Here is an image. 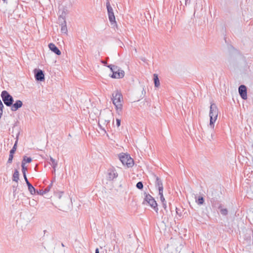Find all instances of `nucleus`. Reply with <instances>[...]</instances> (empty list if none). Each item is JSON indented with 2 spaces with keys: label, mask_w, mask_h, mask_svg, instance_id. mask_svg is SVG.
I'll return each instance as SVG.
<instances>
[{
  "label": "nucleus",
  "mask_w": 253,
  "mask_h": 253,
  "mask_svg": "<svg viewBox=\"0 0 253 253\" xmlns=\"http://www.w3.org/2000/svg\"><path fill=\"white\" fill-rule=\"evenodd\" d=\"M13 158V154L10 153L9 155V158H8V161H7V163H9V164L11 163L12 162Z\"/></svg>",
  "instance_id": "nucleus-27"
},
{
  "label": "nucleus",
  "mask_w": 253,
  "mask_h": 253,
  "mask_svg": "<svg viewBox=\"0 0 253 253\" xmlns=\"http://www.w3.org/2000/svg\"><path fill=\"white\" fill-rule=\"evenodd\" d=\"M1 97L6 106L10 107L12 105L13 98L7 91H2L1 93Z\"/></svg>",
  "instance_id": "nucleus-5"
},
{
  "label": "nucleus",
  "mask_w": 253,
  "mask_h": 253,
  "mask_svg": "<svg viewBox=\"0 0 253 253\" xmlns=\"http://www.w3.org/2000/svg\"><path fill=\"white\" fill-rule=\"evenodd\" d=\"M119 157L123 165L126 166L127 168H131L133 166V160L129 155L122 153L119 155Z\"/></svg>",
  "instance_id": "nucleus-3"
},
{
  "label": "nucleus",
  "mask_w": 253,
  "mask_h": 253,
  "mask_svg": "<svg viewBox=\"0 0 253 253\" xmlns=\"http://www.w3.org/2000/svg\"><path fill=\"white\" fill-rule=\"evenodd\" d=\"M154 84L155 86L157 87H159L160 86V81L158 78V75L154 74Z\"/></svg>",
  "instance_id": "nucleus-19"
},
{
  "label": "nucleus",
  "mask_w": 253,
  "mask_h": 253,
  "mask_svg": "<svg viewBox=\"0 0 253 253\" xmlns=\"http://www.w3.org/2000/svg\"><path fill=\"white\" fill-rule=\"evenodd\" d=\"M116 124L118 127L120 126L121 125V120L119 119H116Z\"/></svg>",
  "instance_id": "nucleus-30"
},
{
  "label": "nucleus",
  "mask_w": 253,
  "mask_h": 253,
  "mask_svg": "<svg viewBox=\"0 0 253 253\" xmlns=\"http://www.w3.org/2000/svg\"><path fill=\"white\" fill-rule=\"evenodd\" d=\"M2 0L4 2H5L6 0Z\"/></svg>",
  "instance_id": "nucleus-39"
},
{
  "label": "nucleus",
  "mask_w": 253,
  "mask_h": 253,
  "mask_svg": "<svg viewBox=\"0 0 253 253\" xmlns=\"http://www.w3.org/2000/svg\"><path fill=\"white\" fill-rule=\"evenodd\" d=\"M159 194L160 196V200L162 203H163L164 202L165 203V202H166L163 195V192H159Z\"/></svg>",
  "instance_id": "nucleus-25"
},
{
  "label": "nucleus",
  "mask_w": 253,
  "mask_h": 253,
  "mask_svg": "<svg viewBox=\"0 0 253 253\" xmlns=\"http://www.w3.org/2000/svg\"><path fill=\"white\" fill-rule=\"evenodd\" d=\"M25 163L22 162L21 167H22V171L23 174L26 173V170H27V168L25 167Z\"/></svg>",
  "instance_id": "nucleus-26"
},
{
  "label": "nucleus",
  "mask_w": 253,
  "mask_h": 253,
  "mask_svg": "<svg viewBox=\"0 0 253 253\" xmlns=\"http://www.w3.org/2000/svg\"><path fill=\"white\" fill-rule=\"evenodd\" d=\"M23 174V177L24 178V179H25V180L26 181V184H27L28 183H30L29 181H28V179H27V177L26 173H24Z\"/></svg>",
  "instance_id": "nucleus-31"
},
{
  "label": "nucleus",
  "mask_w": 253,
  "mask_h": 253,
  "mask_svg": "<svg viewBox=\"0 0 253 253\" xmlns=\"http://www.w3.org/2000/svg\"><path fill=\"white\" fill-rule=\"evenodd\" d=\"M155 186L156 187H158L159 190V192H163V184L162 180L159 178L158 176L155 175Z\"/></svg>",
  "instance_id": "nucleus-11"
},
{
  "label": "nucleus",
  "mask_w": 253,
  "mask_h": 253,
  "mask_svg": "<svg viewBox=\"0 0 253 253\" xmlns=\"http://www.w3.org/2000/svg\"><path fill=\"white\" fill-rule=\"evenodd\" d=\"M50 161L51 162V165L53 169L54 172L55 171L56 168L57 166V162L55 161L52 157L50 156Z\"/></svg>",
  "instance_id": "nucleus-18"
},
{
  "label": "nucleus",
  "mask_w": 253,
  "mask_h": 253,
  "mask_svg": "<svg viewBox=\"0 0 253 253\" xmlns=\"http://www.w3.org/2000/svg\"><path fill=\"white\" fill-rule=\"evenodd\" d=\"M27 185L28 186V190L30 193L32 195L35 194L36 192V189L33 187V186L30 183H27Z\"/></svg>",
  "instance_id": "nucleus-16"
},
{
  "label": "nucleus",
  "mask_w": 253,
  "mask_h": 253,
  "mask_svg": "<svg viewBox=\"0 0 253 253\" xmlns=\"http://www.w3.org/2000/svg\"><path fill=\"white\" fill-rule=\"evenodd\" d=\"M218 209L220 210V213L223 215H226L228 214V210L227 209H223L222 208V205L219 204L218 206Z\"/></svg>",
  "instance_id": "nucleus-17"
},
{
  "label": "nucleus",
  "mask_w": 253,
  "mask_h": 253,
  "mask_svg": "<svg viewBox=\"0 0 253 253\" xmlns=\"http://www.w3.org/2000/svg\"><path fill=\"white\" fill-rule=\"evenodd\" d=\"M102 63L103 64H104V65H105L106 64H107V62L104 61H102Z\"/></svg>",
  "instance_id": "nucleus-37"
},
{
  "label": "nucleus",
  "mask_w": 253,
  "mask_h": 253,
  "mask_svg": "<svg viewBox=\"0 0 253 253\" xmlns=\"http://www.w3.org/2000/svg\"><path fill=\"white\" fill-rule=\"evenodd\" d=\"M19 173L18 170L17 169H15L12 176L13 181L17 182L19 179Z\"/></svg>",
  "instance_id": "nucleus-15"
},
{
  "label": "nucleus",
  "mask_w": 253,
  "mask_h": 253,
  "mask_svg": "<svg viewBox=\"0 0 253 253\" xmlns=\"http://www.w3.org/2000/svg\"><path fill=\"white\" fill-rule=\"evenodd\" d=\"M218 115V109L215 104L211 103L209 116L210 117V126L212 128H214V123L217 120Z\"/></svg>",
  "instance_id": "nucleus-2"
},
{
  "label": "nucleus",
  "mask_w": 253,
  "mask_h": 253,
  "mask_svg": "<svg viewBox=\"0 0 253 253\" xmlns=\"http://www.w3.org/2000/svg\"><path fill=\"white\" fill-rule=\"evenodd\" d=\"M98 126L99 128L102 130L105 133H106V131L105 128L98 123Z\"/></svg>",
  "instance_id": "nucleus-29"
},
{
  "label": "nucleus",
  "mask_w": 253,
  "mask_h": 253,
  "mask_svg": "<svg viewBox=\"0 0 253 253\" xmlns=\"http://www.w3.org/2000/svg\"><path fill=\"white\" fill-rule=\"evenodd\" d=\"M22 102L20 100H17L15 101V102L14 104L12 103V105L10 106L11 110L12 111H16L19 108H21L22 106Z\"/></svg>",
  "instance_id": "nucleus-12"
},
{
  "label": "nucleus",
  "mask_w": 253,
  "mask_h": 253,
  "mask_svg": "<svg viewBox=\"0 0 253 253\" xmlns=\"http://www.w3.org/2000/svg\"><path fill=\"white\" fill-rule=\"evenodd\" d=\"M49 49L58 55H60L61 54L60 50L56 46V45L53 43H50L48 44Z\"/></svg>",
  "instance_id": "nucleus-13"
},
{
  "label": "nucleus",
  "mask_w": 253,
  "mask_h": 253,
  "mask_svg": "<svg viewBox=\"0 0 253 253\" xmlns=\"http://www.w3.org/2000/svg\"><path fill=\"white\" fill-rule=\"evenodd\" d=\"M136 187L138 189L142 190L143 188V184L141 181H139L137 183Z\"/></svg>",
  "instance_id": "nucleus-23"
},
{
  "label": "nucleus",
  "mask_w": 253,
  "mask_h": 253,
  "mask_svg": "<svg viewBox=\"0 0 253 253\" xmlns=\"http://www.w3.org/2000/svg\"><path fill=\"white\" fill-rule=\"evenodd\" d=\"M43 190H40L39 191H37V192L38 194H40V195H43V194H44L45 193H44V192H43Z\"/></svg>",
  "instance_id": "nucleus-32"
},
{
  "label": "nucleus",
  "mask_w": 253,
  "mask_h": 253,
  "mask_svg": "<svg viewBox=\"0 0 253 253\" xmlns=\"http://www.w3.org/2000/svg\"><path fill=\"white\" fill-rule=\"evenodd\" d=\"M95 253H99V249L98 248L96 249Z\"/></svg>",
  "instance_id": "nucleus-36"
},
{
  "label": "nucleus",
  "mask_w": 253,
  "mask_h": 253,
  "mask_svg": "<svg viewBox=\"0 0 253 253\" xmlns=\"http://www.w3.org/2000/svg\"><path fill=\"white\" fill-rule=\"evenodd\" d=\"M162 205H163V208H164L166 211H167V207L166 202H165V203H164H164H162Z\"/></svg>",
  "instance_id": "nucleus-33"
},
{
  "label": "nucleus",
  "mask_w": 253,
  "mask_h": 253,
  "mask_svg": "<svg viewBox=\"0 0 253 253\" xmlns=\"http://www.w3.org/2000/svg\"><path fill=\"white\" fill-rule=\"evenodd\" d=\"M212 136H213L212 134H211V138H212Z\"/></svg>",
  "instance_id": "nucleus-40"
},
{
  "label": "nucleus",
  "mask_w": 253,
  "mask_h": 253,
  "mask_svg": "<svg viewBox=\"0 0 253 253\" xmlns=\"http://www.w3.org/2000/svg\"><path fill=\"white\" fill-rule=\"evenodd\" d=\"M17 142H18V136H17V139H16V140L15 142V144L13 146V147H12V148L10 150V154H13L16 150V148H17Z\"/></svg>",
  "instance_id": "nucleus-20"
},
{
  "label": "nucleus",
  "mask_w": 253,
  "mask_h": 253,
  "mask_svg": "<svg viewBox=\"0 0 253 253\" xmlns=\"http://www.w3.org/2000/svg\"><path fill=\"white\" fill-rule=\"evenodd\" d=\"M196 203L199 205H201L202 204H203L204 202V198L203 197H199V198L198 199V200H196Z\"/></svg>",
  "instance_id": "nucleus-21"
},
{
  "label": "nucleus",
  "mask_w": 253,
  "mask_h": 253,
  "mask_svg": "<svg viewBox=\"0 0 253 253\" xmlns=\"http://www.w3.org/2000/svg\"><path fill=\"white\" fill-rule=\"evenodd\" d=\"M108 68H109L111 70V71L112 72L113 70H115L117 69V66L113 65H109L107 66Z\"/></svg>",
  "instance_id": "nucleus-28"
},
{
  "label": "nucleus",
  "mask_w": 253,
  "mask_h": 253,
  "mask_svg": "<svg viewBox=\"0 0 253 253\" xmlns=\"http://www.w3.org/2000/svg\"><path fill=\"white\" fill-rule=\"evenodd\" d=\"M190 0H185V4L186 5L188 3H190Z\"/></svg>",
  "instance_id": "nucleus-34"
},
{
  "label": "nucleus",
  "mask_w": 253,
  "mask_h": 253,
  "mask_svg": "<svg viewBox=\"0 0 253 253\" xmlns=\"http://www.w3.org/2000/svg\"><path fill=\"white\" fill-rule=\"evenodd\" d=\"M239 93L242 99L245 100L247 98V87L245 85H241L239 87Z\"/></svg>",
  "instance_id": "nucleus-10"
},
{
  "label": "nucleus",
  "mask_w": 253,
  "mask_h": 253,
  "mask_svg": "<svg viewBox=\"0 0 253 253\" xmlns=\"http://www.w3.org/2000/svg\"><path fill=\"white\" fill-rule=\"evenodd\" d=\"M106 7L107 9V13L108 15L109 20L110 22L111 25L115 26H117L115 17L114 15L113 9L111 7L109 0L106 2Z\"/></svg>",
  "instance_id": "nucleus-4"
},
{
  "label": "nucleus",
  "mask_w": 253,
  "mask_h": 253,
  "mask_svg": "<svg viewBox=\"0 0 253 253\" xmlns=\"http://www.w3.org/2000/svg\"><path fill=\"white\" fill-rule=\"evenodd\" d=\"M112 75L111 77L112 78L119 79L122 78L124 77L125 72L123 70L120 69L118 66L117 69L112 71Z\"/></svg>",
  "instance_id": "nucleus-7"
},
{
  "label": "nucleus",
  "mask_w": 253,
  "mask_h": 253,
  "mask_svg": "<svg viewBox=\"0 0 253 253\" xmlns=\"http://www.w3.org/2000/svg\"><path fill=\"white\" fill-rule=\"evenodd\" d=\"M52 183L49 184L47 187H46L44 189V190H43V192H44V193H45V194L48 193L50 191V189H51V188L52 187Z\"/></svg>",
  "instance_id": "nucleus-24"
},
{
  "label": "nucleus",
  "mask_w": 253,
  "mask_h": 253,
  "mask_svg": "<svg viewBox=\"0 0 253 253\" xmlns=\"http://www.w3.org/2000/svg\"><path fill=\"white\" fill-rule=\"evenodd\" d=\"M145 194L144 201L146 202L156 212H157L158 210L157 204L154 198L149 194H147L145 193Z\"/></svg>",
  "instance_id": "nucleus-6"
},
{
  "label": "nucleus",
  "mask_w": 253,
  "mask_h": 253,
  "mask_svg": "<svg viewBox=\"0 0 253 253\" xmlns=\"http://www.w3.org/2000/svg\"><path fill=\"white\" fill-rule=\"evenodd\" d=\"M32 161V159L30 157H27L26 156H24L23 157V160L22 162H24L25 164L26 163H30Z\"/></svg>",
  "instance_id": "nucleus-22"
},
{
  "label": "nucleus",
  "mask_w": 253,
  "mask_h": 253,
  "mask_svg": "<svg viewBox=\"0 0 253 253\" xmlns=\"http://www.w3.org/2000/svg\"><path fill=\"white\" fill-rule=\"evenodd\" d=\"M61 20L62 21L60 22V25L61 26V31L62 33L67 34L68 30L66 20L64 18H62Z\"/></svg>",
  "instance_id": "nucleus-14"
},
{
  "label": "nucleus",
  "mask_w": 253,
  "mask_h": 253,
  "mask_svg": "<svg viewBox=\"0 0 253 253\" xmlns=\"http://www.w3.org/2000/svg\"><path fill=\"white\" fill-rule=\"evenodd\" d=\"M118 177V173L114 168L109 169L107 171V178L109 180H113Z\"/></svg>",
  "instance_id": "nucleus-9"
},
{
  "label": "nucleus",
  "mask_w": 253,
  "mask_h": 253,
  "mask_svg": "<svg viewBox=\"0 0 253 253\" xmlns=\"http://www.w3.org/2000/svg\"><path fill=\"white\" fill-rule=\"evenodd\" d=\"M112 96L113 103L115 106L117 111L119 113L122 111L123 95L120 91L116 90L112 93Z\"/></svg>",
  "instance_id": "nucleus-1"
},
{
  "label": "nucleus",
  "mask_w": 253,
  "mask_h": 253,
  "mask_svg": "<svg viewBox=\"0 0 253 253\" xmlns=\"http://www.w3.org/2000/svg\"><path fill=\"white\" fill-rule=\"evenodd\" d=\"M13 193H14V194H15V192H16V186H13Z\"/></svg>",
  "instance_id": "nucleus-35"
},
{
  "label": "nucleus",
  "mask_w": 253,
  "mask_h": 253,
  "mask_svg": "<svg viewBox=\"0 0 253 253\" xmlns=\"http://www.w3.org/2000/svg\"><path fill=\"white\" fill-rule=\"evenodd\" d=\"M211 204H212V206L213 207H215V205L213 204V203H212V201H211Z\"/></svg>",
  "instance_id": "nucleus-38"
},
{
  "label": "nucleus",
  "mask_w": 253,
  "mask_h": 253,
  "mask_svg": "<svg viewBox=\"0 0 253 253\" xmlns=\"http://www.w3.org/2000/svg\"><path fill=\"white\" fill-rule=\"evenodd\" d=\"M35 77L38 81H43L44 80V75L43 72L40 69H35Z\"/></svg>",
  "instance_id": "nucleus-8"
}]
</instances>
